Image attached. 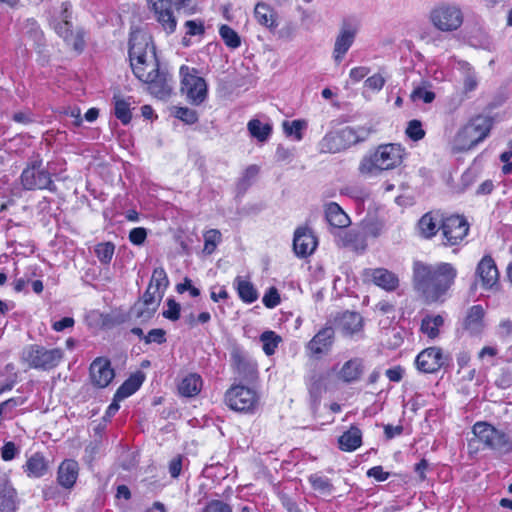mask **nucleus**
Wrapping results in <instances>:
<instances>
[{"label": "nucleus", "instance_id": "1", "mask_svg": "<svg viewBox=\"0 0 512 512\" xmlns=\"http://www.w3.org/2000/svg\"><path fill=\"white\" fill-rule=\"evenodd\" d=\"M129 58L134 75L148 85L149 92L159 99L172 92V78L159 71L155 46L147 34H133L129 41Z\"/></svg>", "mask_w": 512, "mask_h": 512}, {"label": "nucleus", "instance_id": "2", "mask_svg": "<svg viewBox=\"0 0 512 512\" xmlns=\"http://www.w3.org/2000/svg\"><path fill=\"white\" fill-rule=\"evenodd\" d=\"M457 276V268L449 262L429 263L414 260L412 263V288L429 304L443 302Z\"/></svg>", "mask_w": 512, "mask_h": 512}, {"label": "nucleus", "instance_id": "3", "mask_svg": "<svg viewBox=\"0 0 512 512\" xmlns=\"http://www.w3.org/2000/svg\"><path fill=\"white\" fill-rule=\"evenodd\" d=\"M404 155L405 150L400 144H381L361 159L358 171L366 177L377 176L383 171L400 166Z\"/></svg>", "mask_w": 512, "mask_h": 512}, {"label": "nucleus", "instance_id": "4", "mask_svg": "<svg viewBox=\"0 0 512 512\" xmlns=\"http://www.w3.org/2000/svg\"><path fill=\"white\" fill-rule=\"evenodd\" d=\"M19 182L25 191L48 190L52 193L57 191L52 173L43 166V159L39 153H33L28 158L26 166L20 174Z\"/></svg>", "mask_w": 512, "mask_h": 512}, {"label": "nucleus", "instance_id": "5", "mask_svg": "<svg viewBox=\"0 0 512 512\" xmlns=\"http://www.w3.org/2000/svg\"><path fill=\"white\" fill-rule=\"evenodd\" d=\"M492 122L488 117L477 116L455 135L452 145L455 151H466L483 141L489 134Z\"/></svg>", "mask_w": 512, "mask_h": 512}, {"label": "nucleus", "instance_id": "6", "mask_svg": "<svg viewBox=\"0 0 512 512\" xmlns=\"http://www.w3.org/2000/svg\"><path fill=\"white\" fill-rule=\"evenodd\" d=\"M472 432L478 442L483 444L486 449L501 455L512 451V440L509 435L488 422H476L473 425Z\"/></svg>", "mask_w": 512, "mask_h": 512}, {"label": "nucleus", "instance_id": "7", "mask_svg": "<svg viewBox=\"0 0 512 512\" xmlns=\"http://www.w3.org/2000/svg\"><path fill=\"white\" fill-rule=\"evenodd\" d=\"M21 358L30 368L49 371L62 362L64 351L61 348L48 349L42 345L30 344L23 349Z\"/></svg>", "mask_w": 512, "mask_h": 512}, {"label": "nucleus", "instance_id": "8", "mask_svg": "<svg viewBox=\"0 0 512 512\" xmlns=\"http://www.w3.org/2000/svg\"><path fill=\"white\" fill-rule=\"evenodd\" d=\"M428 19L435 29L441 32H454L462 26L464 15L458 5L441 2L430 10Z\"/></svg>", "mask_w": 512, "mask_h": 512}, {"label": "nucleus", "instance_id": "9", "mask_svg": "<svg viewBox=\"0 0 512 512\" xmlns=\"http://www.w3.org/2000/svg\"><path fill=\"white\" fill-rule=\"evenodd\" d=\"M365 139L364 131L352 127L327 133L319 143L322 153H338Z\"/></svg>", "mask_w": 512, "mask_h": 512}, {"label": "nucleus", "instance_id": "10", "mask_svg": "<svg viewBox=\"0 0 512 512\" xmlns=\"http://www.w3.org/2000/svg\"><path fill=\"white\" fill-rule=\"evenodd\" d=\"M225 404L239 413H253L258 406L257 392L244 385L231 386L224 395Z\"/></svg>", "mask_w": 512, "mask_h": 512}, {"label": "nucleus", "instance_id": "11", "mask_svg": "<svg viewBox=\"0 0 512 512\" xmlns=\"http://www.w3.org/2000/svg\"><path fill=\"white\" fill-rule=\"evenodd\" d=\"M181 77V91L193 105H200L207 97L206 81L197 75L194 68L182 65L179 70Z\"/></svg>", "mask_w": 512, "mask_h": 512}, {"label": "nucleus", "instance_id": "12", "mask_svg": "<svg viewBox=\"0 0 512 512\" xmlns=\"http://www.w3.org/2000/svg\"><path fill=\"white\" fill-rule=\"evenodd\" d=\"M442 235V244L445 247L461 245L467 237L470 225L461 215H450L441 221L439 226Z\"/></svg>", "mask_w": 512, "mask_h": 512}, {"label": "nucleus", "instance_id": "13", "mask_svg": "<svg viewBox=\"0 0 512 512\" xmlns=\"http://www.w3.org/2000/svg\"><path fill=\"white\" fill-rule=\"evenodd\" d=\"M190 0H148L152 6L156 20L167 34H172L176 30L177 20L173 14L172 7L180 10Z\"/></svg>", "mask_w": 512, "mask_h": 512}, {"label": "nucleus", "instance_id": "14", "mask_svg": "<svg viewBox=\"0 0 512 512\" xmlns=\"http://www.w3.org/2000/svg\"><path fill=\"white\" fill-rule=\"evenodd\" d=\"M359 31V24L353 19H343L335 37L333 46V59L336 63L342 62L352 47Z\"/></svg>", "mask_w": 512, "mask_h": 512}, {"label": "nucleus", "instance_id": "15", "mask_svg": "<svg viewBox=\"0 0 512 512\" xmlns=\"http://www.w3.org/2000/svg\"><path fill=\"white\" fill-rule=\"evenodd\" d=\"M362 277L364 281L371 282L387 292L396 291L400 285L398 275L382 267L364 269Z\"/></svg>", "mask_w": 512, "mask_h": 512}, {"label": "nucleus", "instance_id": "16", "mask_svg": "<svg viewBox=\"0 0 512 512\" xmlns=\"http://www.w3.org/2000/svg\"><path fill=\"white\" fill-rule=\"evenodd\" d=\"M447 357L439 347H429L421 351L415 360L417 369L423 373H435L446 363Z\"/></svg>", "mask_w": 512, "mask_h": 512}, {"label": "nucleus", "instance_id": "17", "mask_svg": "<svg viewBox=\"0 0 512 512\" xmlns=\"http://www.w3.org/2000/svg\"><path fill=\"white\" fill-rule=\"evenodd\" d=\"M89 375L95 387L105 388L114 379L115 372L109 359L98 357L90 364Z\"/></svg>", "mask_w": 512, "mask_h": 512}, {"label": "nucleus", "instance_id": "18", "mask_svg": "<svg viewBox=\"0 0 512 512\" xmlns=\"http://www.w3.org/2000/svg\"><path fill=\"white\" fill-rule=\"evenodd\" d=\"M475 274L480 280L483 289L490 290L497 285L499 272L491 255H485L482 257L477 264Z\"/></svg>", "mask_w": 512, "mask_h": 512}, {"label": "nucleus", "instance_id": "19", "mask_svg": "<svg viewBox=\"0 0 512 512\" xmlns=\"http://www.w3.org/2000/svg\"><path fill=\"white\" fill-rule=\"evenodd\" d=\"M231 361L237 374L245 380H253L257 376V364L240 348L235 347L231 352Z\"/></svg>", "mask_w": 512, "mask_h": 512}, {"label": "nucleus", "instance_id": "20", "mask_svg": "<svg viewBox=\"0 0 512 512\" xmlns=\"http://www.w3.org/2000/svg\"><path fill=\"white\" fill-rule=\"evenodd\" d=\"M253 17L260 26L270 32H274L279 25L277 12L270 4L264 1H258L255 4Z\"/></svg>", "mask_w": 512, "mask_h": 512}, {"label": "nucleus", "instance_id": "21", "mask_svg": "<svg viewBox=\"0 0 512 512\" xmlns=\"http://www.w3.org/2000/svg\"><path fill=\"white\" fill-rule=\"evenodd\" d=\"M317 247L316 237L308 228H298L294 233L293 248L297 256L306 257Z\"/></svg>", "mask_w": 512, "mask_h": 512}, {"label": "nucleus", "instance_id": "22", "mask_svg": "<svg viewBox=\"0 0 512 512\" xmlns=\"http://www.w3.org/2000/svg\"><path fill=\"white\" fill-rule=\"evenodd\" d=\"M334 330L331 326L322 328L307 344L306 349L313 356L327 353L333 344Z\"/></svg>", "mask_w": 512, "mask_h": 512}, {"label": "nucleus", "instance_id": "23", "mask_svg": "<svg viewBox=\"0 0 512 512\" xmlns=\"http://www.w3.org/2000/svg\"><path fill=\"white\" fill-rule=\"evenodd\" d=\"M337 243L341 247L362 253L367 248L366 232L356 229L341 232L338 235Z\"/></svg>", "mask_w": 512, "mask_h": 512}, {"label": "nucleus", "instance_id": "24", "mask_svg": "<svg viewBox=\"0 0 512 512\" xmlns=\"http://www.w3.org/2000/svg\"><path fill=\"white\" fill-rule=\"evenodd\" d=\"M484 316V308L481 305H473L467 311V315L463 323L464 329L471 335H480L485 328Z\"/></svg>", "mask_w": 512, "mask_h": 512}, {"label": "nucleus", "instance_id": "25", "mask_svg": "<svg viewBox=\"0 0 512 512\" xmlns=\"http://www.w3.org/2000/svg\"><path fill=\"white\" fill-rule=\"evenodd\" d=\"M79 474V465L73 459L64 460L58 467L57 481L67 489H70L76 483Z\"/></svg>", "mask_w": 512, "mask_h": 512}, {"label": "nucleus", "instance_id": "26", "mask_svg": "<svg viewBox=\"0 0 512 512\" xmlns=\"http://www.w3.org/2000/svg\"><path fill=\"white\" fill-rule=\"evenodd\" d=\"M363 370V360L361 358H353L343 364L338 372V378L345 383H353L361 378Z\"/></svg>", "mask_w": 512, "mask_h": 512}, {"label": "nucleus", "instance_id": "27", "mask_svg": "<svg viewBox=\"0 0 512 512\" xmlns=\"http://www.w3.org/2000/svg\"><path fill=\"white\" fill-rule=\"evenodd\" d=\"M461 73L462 92L467 95L478 88L479 76L475 69L466 61L458 62Z\"/></svg>", "mask_w": 512, "mask_h": 512}, {"label": "nucleus", "instance_id": "28", "mask_svg": "<svg viewBox=\"0 0 512 512\" xmlns=\"http://www.w3.org/2000/svg\"><path fill=\"white\" fill-rule=\"evenodd\" d=\"M338 326L345 335H353L362 330L363 318L357 312L346 311L338 319Z\"/></svg>", "mask_w": 512, "mask_h": 512}, {"label": "nucleus", "instance_id": "29", "mask_svg": "<svg viewBox=\"0 0 512 512\" xmlns=\"http://www.w3.org/2000/svg\"><path fill=\"white\" fill-rule=\"evenodd\" d=\"M325 218L335 228H345L350 224L349 216L335 202H330L325 206Z\"/></svg>", "mask_w": 512, "mask_h": 512}, {"label": "nucleus", "instance_id": "30", "mask_svg": "<svg viewBox=\"0 0 512 512\" xmlns=\"http://www.w3.org/2000/svg\"><path fill=\"white\" fill-rule=\"evenodd\" d=\"M23 468L28 477L40 478L47 473L48 462L43 454L35 453L28 458Z\"/></svg>", "mask_w": 512, "mask_h": 512}, {"label": "nucleus", "instance_id": "31", "mask_svg": "<svg viewBox=\"0 0 512 512\" xmlns=\"http://www.w3.org/2000/svg\"><path fill=\"white\" fill-rule=\"evenodd\" d=\"M202 384V378L199 374L190 373L181 380L178 391L184 397H194L200 393Z\"/></svg>", "mask_w": 512, "mask_h": 512}, {"label": "nucleus", "instance_id": "32", "mask_svg": "<svg viewBox=\"0 0 512 512\" xmlns=\"http://www.w3.org/2000/svg\"><path fill=\"white\" fill-rule=\"evenodd\" d=\"M339 447L343 451H354L361 446L362 433L356 426H351L339 437Z\"/></svg>", "mask_w": 512, "mask_h": 512}, {"label": "nucleus", "instance_id": "33", "mask_svg": "<svg viewBox=\"0 0 512 512\" xmlns=\"http://www.w3.org/2000/svg\"><path fill=\"white\" fill-rule=\"evenodd\" d=\"M444 325L441 315H426L420 325V331L429 339H436L440 335V328Z\"/></svg>", "mask_w": 512, "mask_h": 512}, {"label": "nucleus", "instance_id": "34", "mask_svg": "<svg viewBox=\"0 0 512 512\" xmlns=\"http://www.w3.org/2000/svg\"><path fill=\"white\" fill-rule=\"evenodd\" d=\"M234 286L243 302L250 304L258 299V292L250 281L238 276L234 280Z\"/></svg>", "mask_w": 512, "mask_h": 512}, {"label": "nucleus", "instance_id": "35", "mask_svg": "<svg viewBox=\"0 0 512 512\" xmlns=\"http://www.w3.org/2000/svg\"><path fill=\"white\" fill-rule=\"evenodd\" d=\"M247 129L251 137L262 143L266 142L272 133V125L270 123H263L259 119H251L247 124Z\"/></svg>", "mask_w": 512, "mask_h": 512}, {"label": "nucleus", "instance_id": "36", "mask_svg": "<svg viewBox=\"0 0 512 512\" xmlns=\"http://www.w3.org/2000/svg\"><path fill=\"white\" fill-rule=\"evenodd\" d=\"M144 377L142 374L131 375L116 391V400H124L135 393L142 385Z\"/></svg>", "mask_w": 512, "mask_h": 512}, {"label": "nucleus", "instance_id": "37", "mask_svg": "<svg viewBox=\"0 0 512 512\" xmlns=\"http://www.w3.org/2000/svg\"><path fill=\"white\" fill-rule=\"evenodd\" d=\"M326 377L323 373L313 371L307 380V386L311 397L317 401L325 390Z\"/></svg>", "mask_w": 512, "mask_h": 512}, {"label": "nucleus", "instance_id": "38", "mask_svg": "<svg viewBox=\"0 0 512 512\" xmlns=\"http://www.w3.org/2000/svg\"><path fill=\"white\" fill-rule=\"evenodd\" d=\"M418 227L420 234L428 239L435 236L436 233L440 231L437 219L432 215L431 212L424 214L420 218Z\"/></svg>", "mask_w": 512, "mask_h": 512}, {"label": "nucleus", "instance_id": "39", "mask_svg": "<svg viewBox=\"0 0 512 512\" xmlns=\"http://www.w3.org/2000/svg\"><path fill=\"white\" fill-rule=\"evenodd\" d=\"M114 103L116 118L119 119L124 125L129 124L132 118L131 103L129 99H122L120 97L114 96Z\"/></svg>", "mask_w": 512, "mask_h": 512}, {"label": "nucleus", "instance_id": "40", "mask_svg": "<svg viewBox=\"0 0 512 512\" xmlns=\"http://www.w3.org/2000/svg\"><path fill=\"white\" fill-rule=\"evenodd\" d=\"M168 285L169 280L164 268H155L152 273L148 287L164 295V292L167 289Z\"/></svg>", "mask_w": 512, "mask_h": 512}, {"label": "nucleus", "instance_id": "41", "mask_svg": "<svg viewBox=\"0 0 512 512\" xmlns=\"http://www.w3.org/2000/svg\"><path fill=\"white\" fill-rule=\"evenodd\" d=\"M260 341L263 344V351L267 356H271L275 353L282 338L277 335L274 331H265L260 335Z\"/></svg>", "mask_w": 512, "mask_h": 512}, {"label": "nucleus", "instance_id": "42", "mask_svg": "<svg viewBox=\"0 0 512 512\" xmlns=\"http://www.w3.org/2000/svg\"><path fill=\"white\" fill-rule=\"evenodd\" d=\"M219 34L225 45L231 49H236L241 45V38L238 33L230 26L223 24L219 28Z\"/></svg>", "mask_w": 512, "mask_h": 512}, {"label": "nucleus", "instance_id": "43", "mask_svg": "<svg viewBox=\"0 0 512 512\" xmlns=\"http://www.w3.org/2000/svg\"><path fill=\"white\" fill-rule=\"evenodd\" d=\"M204 237V249L206 254H212L217 245L221 242V232L217 229H210L203 235Z\"/></svg>", "mask_w": 512, "mask_h": 512}, {"label": "nucleus", "instance_id": "44", "mask_svg": "<svg viewBox=\"0 0 512 512\" xmlns=\"http://www.w3.org/2000/svg\"><path fill=\"white\" fill-rule=\"evenodd\" d=\"M115 246L111 242L99 243L95 246V254L103 264H109L114 255Z\"/></svg>", "mask_w": 512, "mask_h": 512}, {"label": "nucleus", "instance_id": "45", "mask_svg": "<svg viewBox=\"0 0 512 512\" xmlns=\"http://www.w3.org/2000/svg\"><path fill=\"white\" fill-rule=\"evenodd\" d=\"M306 127V122L302 120L285 121L283 129L287 136H294L297 141L303 138L302 130Z\"/></svg>", "mask_w": 512, "mask_h": 512}, {"label": "nucleus", "instance_id": "46", "mask_svg": "<svg viewBox=\"0 0 512 512\" xmlns=\"http://www.w3.org/2000/svg\"><path fill=\"white\" fill-rule=\"evenodd\" d=\"M162 298L163 294H161L158 291H155L154 289H151L150 287H147L142 297V301L140 302L142 303V305H149L151 313L156 312Z\"/></svg>", "mask_w": 512, "mask_h": 512}, {"label": "nucleus", "instance_id": "47", "mask_svg": "<svg viewBox=\"0 0 512 512\" xmlns=\"http://www.w3.org/2000/svg\"><path fill=\"white\" fill-rule=\"evenodd\" d=\"M309 481L314 488V490L322 493V494H329L332 492L333 486L330 482V480L326 477L319 476V475H312L309 478Z\"/></svg>", "mask_w": 512, "mask_h": 512}, {"label": "nucleus", "instance_id": "48", "mask_svg": "<svg viewBox=\"0 0 512 512\" xmlns=\"http://www.w3.org/2000/svg\"><path fill=\"white\" fill-rule=\"evenodd\" d=\"M495 334L502 342L510 341L512 339V320H501L496 327Z\"/></svg>", "mask_w": 512, "mask_h": 512}, {"label": "nucleus", "instance_id": "49", "mask_svg": "<svg viewBox=\"0 0 512 512\" xmlns=\"http://www.w3.org/2000/svg\"><path fill=\"white\" fill-rule=\"evenodd\" d=\"M25 33L37 44L42 41L43 33L34 19H27L24 24Z\"/></svg>", "mask_w": 512, "mask_h": 512}, {"label": "nucleus", "instance_id": "50", "mask_svg": "<svg viewBox=\"0 0 512 512\" xmlns=\"http://www.w3.org/2000/svg\"><path fill=\"white\" fill-rule=\"evenodd\" d=\"M406 134L410 139L414 141L423 139L425 136V131L422 128V123L416 119L409 121L406 128Z\"/></svg>", "mask_w": 512, "mask_h": 512}, {"label": "nucleus", "instance_id": "51", "mask_svg": "<svg viewBox=\"0 0 512 512\" xmlns=\"http://www.w3.org/2000/svg\"><path fill=\"white\" fill-rule=\"evenodd\" d=\"M175 117L182 120L187 124H194L198 121V114L195 110L188 107H177L175 108Z\"/></svg>", "mask_w": 512, "mask_h": 512}, {"label": "nucleus", "instance_id": "52", "mask_svg": "<svg viewBox=\"0 0 512 512\" xmlns=\"http://www.w3.org/2000/svg\"><path fill=\"white\" fill-rule=\"evenodd\" d=\"M143 341L145 344H163L166 342V332L161 328L152 329L146 336H143Z\"/></svg>", "mask_w": 512, "mask_h": 512}, {"label": "nucleus", "instance_id": "53", "mask_svg": "<svg viewBox=\"0 0 512 512\" xmlns=\"http://www.w3.org/2000/svg\"><path fill=\"white\" fill-rule=\"evenodd\" d=\"M413 101L421 100L424 103H431L435 99V93L425 87H416L411 93Z\"/></svg>", "mask_w": 512, "mask_h": 512}, {"label": "nucleus", "instance_id": "54", "mask_svg": "<svg viewBox=\"0 0 512 512\" xmlns=\"http://www.w3.org/2000/svg\"><path fill=\"white\" fill-rule=\"evenodd\" d=\"M201 512H232V508L221 500H211L202 508Z\"/></svg>", "mask_w": 512, "mask_h": 512}, {"label": "nucleus", "instance_id": "55", "mask_svg": "<svg viewBox=\"0 0 512 512\" xmlns=\"http://www.w3.org/2000/svg\"><path fill=\"white\" fill-rule=\"evenodd\" d=\"M262 302L267 308H275L277 305L280 304V295L278 293V290L275 287H270L268 291L264 294Z\"/></svg>", "mask_w": 512, "mask_h": 512}, {"label": "nucleus", "instance_id": "56", "mask_svg": "<svg viewBox=\"0 0 512 512\" xmlns=\"http://www.w3.org/2000/svg\"><path fill=\"white\" fill-rule=\"evenodd\" d=\"M132 313L135 318L140 319L141 321H148L152 318L155 312L150 313L149 305H142L141 302H138L132 308Z\"/></svg>", "mask_w": 512, "mask_h": 512}, {"label": "nucleus", "instance_id": "57", "mask_svg": "<svg viewBox=\"0 0 512 512\" xmlns=\"http://www.w3.org/2000/svg\"><path fill=\"white\" fill-rule=\"evenodd\" d=\"M180 305L174 299L167 300V309L163 311V316L171 321H176L180 317Z\"/></svg>", "mask_w": 512, "mask_h": 512}, {"label": "nucleus", "instance_id": "58", "mask_svg": "<svg viewBox=\"0 0 512 512\" xmlns=\"http://www.w3.org/2000/svg\"><path fill=\"white\" fill-rule=\"evenodd\" d=\"M385 82V78L381 74H374L365 80L364 85L366 88L378 92L383 88Z\"/></svg>", "mask_w": 512, "mask_h": 512}, {"label": "nucleus", "instance_id": "59", "mask_svg": "<svg viewBox=\"0 0 512 512\" xmlns=\"http://www.w3.org/2000/svg\"><path fill=\"white\" fill-rule=\"evenodd\" d=\"M147 237V231L143 227L133 228L129 233V240L135 245H141L144 243Z\"/></svg>", "mask_w": 512, "mask_h": 512}, {"label": "nucleus", "instance_id": "60", "mask_svg": "<svg viewBox=\"0 0 512 512\" xmlns=\"http://www.w3.org/2000/svg\"><path fill=\"white\" fill-rule=\"evenodd\" d=\"M187 34L190 36L202 35L205 32L204 24L202 21L188 20L185 22Z\"/></svg>", "mask_w": 512, "mask_h": 512}, {"label": "nucleus", "instance_id": "61", "mask_svg": "<svg viewBox=\"0 0 512 512\" xmlns=\"http://www.w3.org/2000/svg\"><path fill=\"white\" fill-rule=\"evenodd\" d=\"M259 173V168L256 165H250L246 168L243 173V176L239 182V184L243 187H247L250 185L252 179H254Z\"/></svg>", "mask_w": 512, "mask_h": 512}, {"label": "nucleus", "instance_id": "62", "mask_svg": "<svg viewBox=\"0 0 512 512\" xmlns=\"http://www.w3.org/2000/svg\"><path fill=\"white\" fill-rule=\"evenodd\" d=\"M18 450L13 442H6L1 448V456L4 461H10L15 458Z\"/></svg>", "mask_w": 512, "mask_h": 512}, {"label": "nucleus", "instance_id": "63", "mask_svg": "<svg viewBox=\"0 0 512 512\" xmlns=\"http://www.w3.org/2000/svg\"><path fill=\"white\" fill-rule=\"evenodd\" d=\"M389 475V472L384 471L382 466H374L367 471V476L377 481H385Z\"/></svg>", "mask_w": 512, "mask_h": 512}, {"label": "nucleus", "instance_id": "64", "mask_svg": "<svg viewBox=\"0 0 512 512\" xmlns=\"http://www.w3.org/2000/svg\"><path fill=\"white\" fill-rule=\"evenodd\" d=\"M182 470V456L178 455L169 463V473L173 478H177Z\"/></svg>", "mask_w": 512, "mask_h": 512}]
</instances>
